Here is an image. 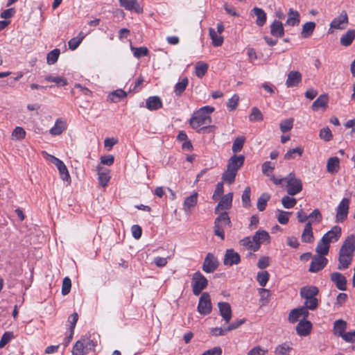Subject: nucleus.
<instances>
[{
	"label": "nucleus",
	"instance_id": "obj_1",
	"mask_svg": "<svg viewBox=\"0 0 355 355\" xmlns=\"http://www.w3.org/2000/svg\"><path fill=\"white\" fill-rule=\"evenodd\" d=\"M214 111V107L209 105L200 108L190 119L189 123L191 128L200 132L202 129V125L211 123V119L209 114Z\"/></svg>",
	"mask_w": 355,
	"mask_h": 355
},
{
	"label": "nucleus",
	"instance_id": "obj_2",
	"mask_svg": "<svg viewBox=\"0 0 355 355\" xmlns=\"http://www.w3.org/2000/svg\"><path fill=\"white\" fill-rule=\"evenodd\" d=\"M319 293V289L315 286H305L300 288V294L302 298L305 300L304 305L313 311L318 306V300L316 295Z\"/></svg>",
	"mask_w": 355,
	"mask_h": 355
},
{
	"label": "nucleus",
	"instance_id": "obj_3",
	"mask_svg": "<svg viewBox=\"0 0 355 355\" xmlns=\"http://www.w3.org/2000/svg\"><path fill=\"white\" fill-rule=\"evenodd\" d=\"M232 226L231 220L227 212L223 211L220 213L214 220V234L220 237L222 240L225 239L224 227L225 226Z\"/></svg>",
	"mask_w": 355,
	"mask_h": 355
},
{
	"label": "nucleus",
	"instance_id": "obj_4",
	"mask_svg": "<svg viewBox=\"0 0 355 355\" xmlns=\"http://www.w3.org/2000/svg\"><path fill=\"white\" fill-rule=\"evenodd\" d=\"M286 182V191L291 196H295L302 190V182L295 177L294 173H291L285 178Z\"/></svg>",
	"mask_w": 355,
	"mask_h": 355
},
{
	"label": "nucleus",
	"instance_id": "obj_5",
	"mask_svg": "<svg viewBox=\"0 0 355 355\" xmlns=\"http://www.w3.org/2000/svg\"><path fill=\"white\" fill-rule=\"evenodd\" d=\"M191 284L193 293L195 295H199L207 286L208 281L207 278L198 271L193 275Z\"/></svg>",
	"mask_w": 355,
	"mask_h": 355
},
{
	"label": "nucleus",
	"instance_id": "obj_6",
	"mask_svg": "<svg viewBox=\"0 0 355 355\" xmlns=\"http://www.w3.org/2000/svg\"><path fill=\"white\" fill-rule=\"evenodd\" d=\"M350 199L344 198L336 208V222L343 223L347 219L349 209Z\"/></svg>",
	"mask_w": 355,
	"mask_h": 355
},
{
	"label": "nucleus",
	"instance_id": "obj_7",
	"mask_svg": "<svg viewBox=\"0 0 355 355\" xmlns=\"http://www.w3.org/2000/svg\"><path fill=\"white\" fill-rule=\"evenodd\" d=\"M211 302L210 295L208 293H203L200 299L198 305V311L202 315H208L211 312Z\"/></svg>",
	"mask_w": 355,
	"mask_h": 355
},
{
	"label": "nucleus",
	"instance_id": "obj_8",
	"mask_svg": "<svg viewBox=\"0 0 355 355\" xmlns=\"http://www.w3.org/2000/svg\"><path fill=\"white\" fill-rule=\"evenodd\" d=\"M308 310L309 309L305 305L292 309L288 314V321L291 323H295L301 317L303 318V320H306L309 315Z\"/></svg>",
	"mask_w": 355,
	"mask_h": 355
},
{
	"label": "nucleus",
	"instance_id": "obj_9",
	"mask_svg": "<svg viewBox=\"0 0 355 355\" xmlns=\"http://www.w3.org/2000/svg\"><path fill=\"white\" fill-rule=\"evenodd\" d=\"M48 157L49 160L57 166L62 180L67 182L70 181V175L64 162L53 155H48Z\"/></svg>",
	"mask_w": 355,
	"mask_h": 355
},
{
	"label": "nucleus",
	"instance_id": "obj_10",
	"mask_svg": "<svg viewBox=\"0 0 355 355\" xmlns=\"http://www.w3.org/2000/svg\"><path fill=\"white\" fill-rule=\"evenodd\" d=\"M355 251V237L354 235L347 236L345 241L343 242L339 254L347 255L353 257Z\"/></svg>",
	"mask_w": 355,
	"mask_h": 355
},
{
	"label": "nucleus",
	"instance_id": "obj_11",
	"mask_svg": "<svg viewBox=\"0 0 355 355\" xmlns=\"http://www.w3.org/2000/svg\"><path fill=\"white\" fill-rule=\"evenodd\" d=\"M218 266V261L214 255L211 253H208L202 264V270L207 273L214 272Z\"/></svg>",
	"mask_w": 355,
	"mask_h": 355
},
{
	"label": "nucleus",
	"instance_id": "obj_12",
	"mask_svg": "<svg viewBox=\"0 0 355 355\" xmlns=\"http://www.w3.org/2000/svg\"><path fill=\"white\" fill-rule=\"evenodd\" d=\"M327 259L322 255H315L312 259L309 267V271L311 272H317L321 270L327 263Z\"/></svg>",
	"mask_w": 355,
	"mask_h": 355
},
{
	"label": "nucleus",
	"instance_id": "obj_13",
	"mask_svg": "<svg viewBox=\"0 0 355 355\" xmlns=\"http://www.w3.org/2000/svg\"><path fill=\"white\" fill-rule=\"evenodd\" d=\"M241 261V257L238 252L233 249H227L224 256L223 263L225 266H232L237 265Z\"/></svg>",
	"mask_w": 355,
	"mask_h": 355
},
{
	"label": "nucleus",
	"instance_id": "obj_14",
	"mask_svg": "<svg viewBox=\"0 0 355 355\" xmlns=\"http://www.w3.org/2000/svg\"><path fill=\"white\" fill-rule=\"evenodd\" d=\"M330 279L338 290L342 291L347 290V279L343 274L338 272H332Z\"/></svg>",
	"mask_w": 355,
	"mask_h": 355
},
{
	"label": "nucleus",
	"instance_id": "obj_15",
	"mask_svg": "<svg viewBox=\"0 0 355 355\" xmlns=\"http://www.w3.org/2000/svg\"><path fill=\"white\" fill-rule=\"evenodd\" d=\"M244 161H245L244 155H234L229 159L227 167L237 173L238 171L239 170V168L243 165Z\"/></svg>",
	"mask_w": 355,
	"mask_h": 355
},
{
	"label": "nucleus",
	"instance_id": "obj_16",
	"mask_svg": "<svg viewBox=\"0 0 355 355\" xmlns=\"http://www.w3.org/2000/svg\"><path fill=\"white\" fill-rule=\"evenodd\" d=\"M119 4L121 7L125 10L132 11L134 10L135 12L140 14L144 12L143 7L141 6L137 0H119Z\"/></svg>",
	"mask_w": 355,
	"mask_h": 355
},
{
	"label": "nucleus",
	"instance_id": "obj_17",
	"mask_svg": "<svg viewBox=\"0 0 355 355\" xmlns=\"http://www.w3.org/2000/svg\"><path fill=\"white\" fill-rule=\"evenodd\" d=\"M218 306L219 309L220 315L225 323H229L232 319V315L230 304L228 302H218Z\"/></svg>",
	"mask_w": 355,
	"mask_h": 355
},
{
	"label": "nucleus",
	"instance_id": "obj_18",
	"mask_svg": "<svg viewBox=\"0 0 355 355\" xmlns=\"http://www.w3.org/2000/svg\"><path fill=\"white\" fill-rule=\"evenodd\" d=\"M233 193H228L223 196L215 208L214 212L217 214L220 210H227L231 208Z\"/></svg>",
	"mask_w": 355,
	"mask_h": 355
},
{
	"label": "nucleus",
	"instance_id": "obj_19",
	"mask_svg": "<svg viewBox=\"0 0 355 355\" xmlns=\"http://www.w3.org/2000/svg\"><path fill=\"white\" fill-rule=\"evenodd\" d=\"M297 334L300 336H307L311 334L312 324L307 320H301L296 326Z\"/></svg>",
	"mask_w": 355,
	"mask_h": 355
},
{
	"label": "nucleus",
	"instance_id": "obj_20",
	"mask_svg": "<svg viewBox=\"0 0 355 355\" xmlns=\"http://www.w3.org/2000/svg\"><path fill=\"white\" fill-rule=\"evenodd\" d=\"M341 236V228L338 226H334L329 232L324 234L322 236L323 241H327L328 243L336 242Z\"/></svg>",
	"mask_w": 355,
	"mask_h": 355
},
{
	"label": "nucleus",
	"instance_id": "obj_21",
	"mask_svg": "<svg viewBox=\"0 0 355 355\" xmlns=\"http://www.w3.org/2000/svg\"><path fill=\"white\" fill-rule=\"evenodd\" d=\"M348 23V17L346 11L343 10L340 16L332 20L330 24L331 28L343 29Z\"/></svg>",
	"mask_w": 355,
	"mask_h": 355
},
{
	"label": "nucleus",
	"instance_id": "obj_22",
	"mask_svg": "<svg viewBox=\"0 0 355 355\" xmlns=\"http://www.w3.org/2000/svg\"><path fill=\"white\" fill-rule=\"evenodd\" d=\"M300 23V15L297 10L290 8L285 25L289 26H297Z\"/></svg>",
	"mask_w": 355,
	"mask_h": 355
},
{
	"label": "nucleus",
	"instance_id": "obj_23",
	"mask_svg": "<svg viewBox=\"0 0 355 355\" xmlns=\"http://www.w3.org/2000/svg\"><path fill=\"white\" fill-rule=\"evenodd\" d=\"M270 34L276 37H282L284 35V25L282 21L279 20H274L270 26Z\"/></svg>",
	"mask_w": 355,
	"mask_h": 355
},
{
	"label": "nucleus",
	"instance_id": "obj_24",
	"mask_svg": "<svg viewBox=\"0 0 355 355\" xmlns=\"http://www.w3.org/2000/svg\"><path fill=\"white\" fill-rule=\"evenodd\" d=\"M302 80V75L298 71H291L286 81L288 87H296Z\"/></svg>",
	"mask_w": 355,
	"mask_h": 355
},
{
	"label": "nucleus",
	"instance_id": "obj_25",
	"mask_svg": "<svg viewBox=\"0 0 355 355\" xmlns=\"http://www.w3.org/2000/svg\"><path fill=\"white\" fill-rule=\"evenodd\" d=\"M301 239L304 243H311L313 242L314 236L311 221H308L306 223L302 234Z\"/></svg>",
	"mask_w": 355,
	"mask_h": 355
},
{
	"label": "nucleus",
	"instance_id": "obj_26",
	"mask_svg": "<svg viewBox=\"0 0 355 355\" xmlns=\"http://www.w3.org/2000/svg\"><path fill=\"white\" fill-rule=\"evenodd\" d=\"M146 107L149 110H157L162 107V102L159 96H150L146 99Z\"/></svg>",
	"mask_w": 355,
	"mask_h": 355
},
{
	"label": "nucleus",
	"instance_id": "obj_27",
	"mask_svg": "<svg viewBox=\"0 0 355 355\" xmlns=\"http://www.w3.org/2000/svg\"><path fill=\"white\" fill-rule=\"evenodd\" d=\"M329 96L327 94L320 95L312 104L311 108L316 111L322 108L325 110L327 107Z\"/></svg>",
	"mask_w": 355,
	"mask_h": 355
},
{
	"label": "nucleus",
	"instance_id": "obj_28",
	"mask_svg": "<svg viewBox=\"0 0 355 355\" xmlns=\"http://www.w3.org/2000/svg\"><path fill=\"white\" fill-rule=\"evenodd\" d=\"M251 12L253 13L256 17V24L259 26H263L267 19V16L266 12L260 8L254 7L252 10Z\"/></svg>",
	"mask_w": 355,
	"mask_h": 355
},
{
	"label": "nucleus",
	"instance_id": "obj_29",
	"mask_svg": "<svg viewBox=\"0 0 355 355\" xmlns=\"http://www.w3.org/2000/svg\"><path fill=\"white\" fill-rule=\"evenodd\" d=\"M67 128V123L62 119H58L53 128L49 130L51 135H61Z\"/></svg>",
	"mask_w": 355,
	"mask_h": 355
},
{
	"label": "nucleus",
	"instance_id": "obj_30",
	"mask_svg": "<svg viewBox=\"0 0 355 355\" xmlns=\"http://www.w3.org/2000/svg\"><path fill=\"white\" fill-rule=\"evenodd\" d=\"M97 171L98 175L99 184L102 187H105L110 179L109 175V170L107 168H103L102 166L98 165L97 166Z\"/></svg>",
	"mask_w": 355,
	"mask_h": 355
},
{
	"label": "nucleus",
	"instance_id": "obj_31",
	"mask_svg": "<svg viewBox=\"0 0 355 355\" xmlns=\"http://www.w3.org/2000/svg\"><path fill=\"white\" fill-rule=\"evenodd\" d=\"M347 322L343 320H337L334 323L333 331L336 336L342 337L345 334Z\"/></svg>",
	"mask_w": 355,
	"mask_h": 355
},
{
	"label": "nucleus",
	"instance_id": "obj_32",
	"mask_svg": "<svg viewBox=\"0 0 355 355\" xmlns=\"http://www.w3.org/2000/svg\"><path fill=\"white\" fill-rule=\"evenodd\" d=\"M316 24L313 21H308L302 25L301 37L302 38H309L312 35L315 28Z\"/></svg>",
	"mask_w": 355,
	"mask_h": 355
},
{
	"label": "nucleus",
	"instance_id": "obj_33",
	"mask_svg": "<svg viewBox=\"0 0 355 355\" xmlns=\"http://www.w3.org/2000/svg\"><path fill=\"white\" fill-rule=\"evenodd\" d=\"M354 39L355 30L349 29L344 35H342L340 40V42L344 46H349L352 44Z\"/></svg>",
	"mask_w": 355,
	"mask_h": 355
},
{
	"label": "nucleus",
	"instance_id": "obj_34",
	"mask_svg": "<svg viewBox=\"0 0 355 355\" xmlns=\"http://www.w3.org/2000/svg\"><path fill=\"white\" fill-rule=\"evenodd\" d=\"M198 193H194L189 197L186 198L183 203V209L188 212L190 209L197 205Z\"/></svg>",
	"mask_w": 355,
	"mask_h": 355
},
{
	"label": "nucleus",
	"instance_id": "obj_35",
	"mask_svg": "<svg viewBox=\"0 0 355 355\" xmlns=\"http://www.w3.org/2000/svg\"><path fill=\"white\" fill-rule=\"evenodd\" d=\"M340 168V160L337 157H330L327 160V171L330 173H336Z\"/></svg>",
	"mask_w": 355,
	"mask_h": 355
},
{
	"label": "nucleus",
	"instance_id": "obj_36",
	"mask_svg": "<svg viewBox=\"0 0 355 355\" xmlns=\"http://www.w3.org/2000/svg\"><path fill=\"white\" fill-rule=\"evenodd\" d=\"M253 242L259 245L260 248L261 243L270 239L269 234L265 230H258L252 236Z\"/></svg>",
	"mask_w": 355,
	"mask_h": 355
},
{
	"label": "nucleus",
	"instance_id": "obj_37",
	"mask_svg": "<svg viewBox=\"0 0 355 355\" xmlns=\"http://www.w3.org/2000/svg\"><path fill=\"white\" fill-rule=\"evenodd\" d=\"M127 97V93L123 89H119L112 92L108 95V101L116 103Z\"/></svg>",
	"mask_w": 355,
	"mask_h": 355
},
{
	"label": "nucleus",
	"instance_id": "obj_38",
	"mask_svg": "<svg viewBox=\"0 0 355 355\" xmlns=\"http://www.w3.org/2000/svg\"><path fill=\"white\" fill-rule=\"evenodd\" d=\"M292 345L291 343L285 342L276 347L275 353L277 355H288L293 349Z\"/></svg>",
	"mask_w": 355,
	"mask_h": 355
},
{
	"label": "nucleus",
	"instance_id": "obj_39",
	"mask_svg": "<svg viewBox=\"0 0 355 355\" xmlns=\"http://www.w3.org/2000/svg\"><path fill=\"white\" fill-rule=\"evenodd\" d=\"M352 258L350 256L339 254L338 269L342 270L348 268L352 263Z\"/></svg>",
	"mask_w": 355,
	"mask_h": 355
},
{
	"label": "nucleus",
	"instance_id": "obj_40",
	"mask_svg": "<svg viewBox=\"0 0 355 355\" xmlns=\"http://www.w3.org/2000/svg\"><path fill=\"white\" fill-rule=\"evenodd\" d=\"M330 243L327 241H323L322 237L321 240L318 242L316 247V252L319 255L324 256L328 254Z\"/></svg>",
	"mask_w": 355,
	"mask_h": 355
},
{
	"label": "nucleus",
	"instance_id": "obj_41",
	"mask_svg": "<svg viewBox=\"0 0 355 355\" xmlns=\"http://www.w3.org/2000/svg\"><path fill=\"white\" fill-rule=\"evenodd\" d=\"M236 174L237 173L236 171H234L227 167L226 170L222 175V180L229 184H232L235 180Z\"/></svg>",
	"mask_w": 355,
	"mask_h": 355
},
{
	"label": "nucleus",
	"instance_id": "obj_42",
	"mask_svg": "<svg viewBox=\"0 0 355 355\" xmlns=\"http://www.w3.org/2000/svg\"><path fill=\"white\" fill-rule=\"evenodd\" d=\"M304 148L301 146H297L295 148L288 150L284 155V159L286 160L293 159L295 158V155L301 157L303 154Z\"/></svg>",
	"mask_w": 355,
	"mask_h": 355
},
{
	"label": "nucleus",
	"instance_id": "obj_43",
	"mask_svg": "<svg viewBox=\"0 0 355 355\" xmlns=\"http://www.w3.org/2000/svg\"><path fill=\"white\" fill-rule=\"evenodd\" d=\"M270 196L267 193H263L257 200V209L260 211H263L266 209L267 202L270 200Z\"/></svg>",
	"mask_w": 355,
	"mask_h": 355
},
{
	"label": "nucleus",
	"instance_id": "obj_44",
	"mask_svg": "<svg viewBox=\"0 0 355 355\" xmlns=\"http://www.w3.org/2000/svg\"><path fill=\"white\" fill-rule=\"evenodd\" d=\"M240 243L241 245L246 247L248 249H250L253 252L259 250V245L255 244L253 242V239H251L250 236H247L241 239L240 241Z\"/></svg>",
	"mask_w": 355,
	"mask_h": 355
},
{
	"label": "nucleus",
	"instance_id": "obj_45",
	"mask_svg": "<svg viewBox=\"0 0 355 355\" xmlns=\"http://www.w3.org/2000/svg\"><path fill=\"white\" fill-rule=\"evenodd\" d=\"M209 33L211 39L212 40V44L214 46H220L222 45L223 42V37L220 35H218L217 32L214 28H210L209 30Z\"/></svg>",
	"mask_w": 355,
	"mask_h": 355
},
{
	"label": "nucleus",
	"instance_id": "obj_46",
	"mask_svg": "<svg viewBox=\"0 0 355 355\" xmlns=\"http://www.w3.org/2000/svg\"><path fill=\"white\" fill-rule=\"evenodd\" d=\"M189 84V79L184 78L180 82L178 83L175 86L174 92L176 96H181L183 92L185 90Z\"/></svg>",
	"mask_w": 355,
	"mask_h": 355
},
{
	"label": "nucleus",
	"instance_id": "obj_47",
	"mask_svg": "<svg viewBox=\"0 0 355 355\" xmlns=\"http://www.w3.org/2000/svg\"><path fill=\"white\" fill-rule=\"evenodd\" d=\"M60 51L59 49H55L48 53L46 55V62L49 65L54 64L58 60Z\"/></svg>",
	"mask_w": 355,
	"mask_h": 355
},
{
	"label": "nucleus",
	"instance_id": "obj_48",
	"mask_svg": "<svg viewBox=\"0 0 355 355\" xmlns=\"http://www.w3.org/2000/svg\"><path fill=\"white\" fill-rule=\"evenodd\" d=\"M84 35H83V33H80L79 35L77 37L71 38L68 42L69 48L74 51L76 49L80 44L82 42L83 40L84 39Z\"/></svg>",
	"mask_w": 355,
	"mask_h": 355
},
{
	"label": "nucleus",
	"instance_id": "obj_49",
	"mask_svg": "<svg viewBox=\"0 0 355 355\" xmlns=\"http://www.w3.org/2000/svg\"><path fill=\"white\" fill-rule=\"evenodd\" d=\"M245 141V139L244 137H239L236 138L233 142V145L232 147V150L233 153H237L240 152L243 147Z\"/></svg>",
	"mask_w": 355,
	"mask_h": 355
},
{
	"label": "nucleus",
	"instance_id": "obj_50",
	"mask_svg": "<svg viewBox=\"0 0 355 355\" xmlns=\"http://www.w3.org/2000/svg\"><path fill=\"white\" fill-rule=\"evenodd\" d=\"M297 200L295 198L285 196L282 199V204L286 209H291L295 206Z\"/></svg>",
	"mask_w": 355,
	"mask_h": 355
},
{
	"label": "nucleus",
	"instance_id": "obj_51",
	"mask_svg": "<svg viewBox=\"0 0 355 355\" xmlns=\"http://www.w3.org/2000/svg\"><path fill=\"white\" fill-rule=\"evenodd\" d=\"M263 119V116L261 112L256 107L252 109V112L249 115V120L250 121H261Z\"/></svg>",
	"mask_w": 355,
	"mask_h": 355
},
{
	"label": "nucleus",
	"instance_id": "obj_52",
	"mask_svg": "<svg viewBox=\"0 0 355 355\" xmlns=\"http://www.w3.org/2000/svg\"><path fill=\"white\" fill-rule=\"evenodd\" d=\"M293 121L294 120L292 118L282 121L279 124L280 130L283 133L290 131L293 128Z\"/></svg>",
	"mask_w": 355,
	"mask_h": 355
},
{
	"label": "nucleus",
	"instance_id": "obj_53",
	"mask_svg": "<svg viewBox=\"0 0 355 355\" xmlns=\"http://www.w3.org/2000/svg\"><path fill=\"white\" fill-rule=\"evenodd\" d=\"M270 275L268 271L263 270L258 272L257 280L260 286H265L269 280Z\"/></svg>",
	"mask_w": 355,
	"mask_h": 355
},
{
	"label": "nucleus",
	"instance_id": "obj_54",
	"mask_svg": "<svg viewBox=\"0 0 355 355\" xmlns=\"http://www.w3.org/2000/svg\"><path fill=\"white\" fill-rule=\"evenodd\" d=\"M311 223H320L322 220V215L318 209H315L309 216Z\"/></svg>",
	"mask_w": 355,
	"mask_h": 355
},
{
	"label": "nucleus",
	"instance_id": "obj_55",
	"mask_svg": "<svg viewBox=\"0 0 355 355\" xmlns=\"http://www.w3.org/2000/svg\"><path fill=\"white\" fill-rule=\"evenodd\" d=\"M84 343L82 340H78L73 345L72 355H84Z\"/></svg>",
	"mask_w": 355,
	"mask_h": 355
},
{
	"label": "nucleus",
	"instance_id": "obj_56",
	"mask_svg": "<svg viewBox=\"0 0 355 355\" xmlns=\"http://www.w3.org/2000/svg\"><path fill=\"white\" fill-rule=\"evenodd\" d=\"M239 101V96L237 94H234L231 98L228 100L227 107L230 111H234L236 109Z\"/></svg>",
	"mask_w": 355,
	"mask_h": 355
},
{
	"label": "nucleus",
	"instance_id": "obj_57",
	"mask_svg": "<svg viewBox=\"0 0 355 355\" xmlns=\"http://www.w3.org/2000/svg\"><path fill=\"white\" fill-rule=\"evenodd\" d=\"M319 137L324 141H329L332 139L333 135L331 130L327 127L320 130Z\"/></svg>",
	"mask_w": 355,
	"mask_h": 355
},
{
	"label": "nucleus",
	"instance_id": "obj_58",
	"mask_svg": "<svg viewBox=\"0 0 355 355\" xmlns=\"http://www.w3.org/2000/svg\"><path fill=\"white\" fill-rule=\"evenodd\" d=\"M131 50L136 58L146 56L148 53V50L146 46L132 47Z\"/></svg>",
	"mask_w": 355,
	"mask_h": 355
},
{
	"label": "nucleus",
	"instance_id": "obj_59",
	"mask_svg": "<svg viewBox=\"0 0 355 355\" xmlns=\"http://www.w3.org/2000/svg\"><path fill=\"white\" fill-rule=\"evenodd\" d=\"M46 80L49 82H53L56 83L58 85L64 86L67 84V80L60 76H46Z\"/></svg>",
	"mask_w": 355,
	"mask_h": 355
},
{
	"label": "nucleus",
	"instance_id": "obj_60",
	"mask_svg": "<svg viewBox=\"0 0 355 355\" xmlns=\"http://www.w3.org/2000/svg\"><path fill=\"white\" fill-rule=\"evenodd\" d=\"M71 287V281L68 277H66L63 279L62 285V294L63 295H66L69 293Z\"/></svg>",
	"mask_w": 355,
	"mask_h": 355
},
{
	"label": "nucleus",
	"instance_id": "obj_61",
	"mask_svg": "<svg viewBox=\"0 0 355 355\" xmlns=\"http://www.w3.org/2000/svg\"><path fill=\"white\" fill-rule=\"evenodd\" d=\"M250 188L247 187L242 195V202L244 207H248L250 205Z\"/></svg>",
	"mask_w": 355,
	"mask_h": 355
},
{
	"label": "nucleus",
	"instance_id": "obj_62",
	"mask_svg": "<svg viewBox=\"0 0 355 355\" xmlns=\"http://www.w3.org/2000/svg\"><path fill=\"white\" fill-rule=\"evenodd\" d=\"M14 337L13 333L11 331H6L5 332L1 340H0V349L3 348L4 346H6Z\"/></svg>",
	"mask_w": 355,
	"mask_h": 355
},
{
	"label": "nucleus",
	"instance_id": "obj_63",
	"mask_svg": "<svg viewBox=\"0 0 355 355\" xmlns=\"http://www.w3.org/2000/svg\"><path fill=\"white\" fill-rule=\"evenodd\" d=\"M12 136L17 140L23 139L26 136V132L21 127H16L12 133Z\"/></svg>",
	"mask_w": 355,
	"mask_h": 355
},
{
	"label": "nucleus",
	"instance_id": "obj_64",
	"mask_svg": "<svg viewBox=\"0 0 355 355\" xmlns=\"http://www.w3.org/2000/svg\"><path fill=\"white\" fill-rule=\"evenodd\" d=\"M223 182H218L216 184L214 193L212 196V199L214 200H218L219 197L223 193Z\"/></svg>",
	"mask_w": 355,
	"mask_h": 355
}]
</instances>
